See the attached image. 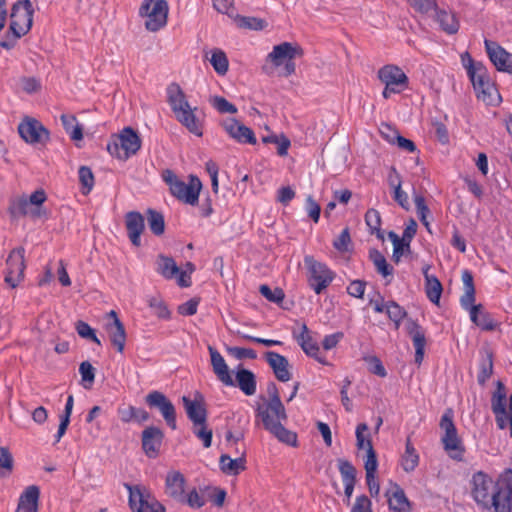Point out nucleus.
Instances as JSON below:
<instances>
[{
	"label": "nucleus",
	"instance_id": "62",
	"mask_svg": "<svg viewBox=\"0 0 512 512\" xmlns=\"http://www.w3.org/2000/svg\"><path fill=\"white\" fill-rule=\"evenodd\" d=\"M417 227V222L411 218L403 231L401 242H403L407 248H410L411 241L417 233Z\"/></svg>",
	"mask_w": 512,
	"mask_h": 512
},
{
	"label": "nucleus",
	"instance_id": "50",
	"mask_svg": "<svg viewBox=\"0 0 512 512\" xmlns=\"http://www.w3.org/2000/svg\"><path fill=\"white\" fill-rule=\"evenodd\" d=\"M386 314L391 321L399 328L401 321L406 317V311L398 303L389 301L386 303Z\"/></svg>",
	"mask_w": 512,
	"mask_h": 512
},
{
	"label": "nucleus",
	"instance_id": "54",
	"mask_svg": "<svg viewBox=\"0 0 512 512\" xmlns=\"http://www.w3.org/2000/svg\"><path fill=\"white\" fill-rule=\"evenodd\" d=\"M194 435L200 439L205 448H209L212 444L213 432L208 428L207 421L203 424L193 425Z\"/></svg>",
	"mask_w": 512,
	"mask_h": 512
},
{
	"label": "nucleus",
	"instance_id": "2",
	"mask_svg": "<svg viewBox=\"0 0 512 512\" xmlns=\"http://www.w3.org/2000/svg\"><path fill=\"white\" fill-rule=\"evenodd\" d=\"M167 101L176 119L185 126L190 133L196 136H202V125L195 115L197 108H191L185 93L177 83H171L167 87Z\"/></svg>",
	"mask_w": 512,
	"mask_h": 512
},
{
	"label": "nucleus",
	"instance_id": "14",
	"mask_svg": "<svg viewBox=\"0 0 512 512\" xmlns=\"http://www.w3.org/2000/svg\"><path fill=\"white\" fill-rule=\"evenodd\" d=\"M486 52L496 69L512 75V53L507 52L497 42L485 39Z\"/></svg>",
	"mask_w": 512,
	"mask_h": 512
},
{
	"label": "nucleus",
	"instance_id": "43",
	"mask_svg": "<svg viewBox=\"0 0 512 512\" xmlns=\"http://www.w3.org/2000/svg\"><path fill=\"white\" fill-rule=\"evenodd\" d=\"M425 291L427 298L434 304H439L443 287L438 278L434 275H426Z\"/></svg>",
	"mask_w": 512,
	"mask_h": 512
},
{
	"label": "nucleus",
	"instance_id": "40",
	"mask_svg": "<svg viewBox=\"0 0 512 512\" xmlns=\"http://www.w3.org/2000/svg\"><path fill=\"white\" fill-rule=\"evenodd\" d=\"M436 11V21L439 23L441 29L447 34H455L459 30V21L456 16L452 13H448L445 10H440L437 8Z\"/></svg>",
	"mask_w": 512,
	"mask_h": 512
},
{
	"label": "nucleus",
	"instance_id": "44",
	"mask_svg": "<svg viewBox=\"0 0 512 512\" xmlns=\"http://www.w3.org/2000/svg\"><path fill=\"white\" fill-rule=\"evenodd\" d=\"M73 405H74V397H73V395H69L67 397L64 411L60 415V424L58 427L57 434L55 435L56 442L60 441V439L63 437V435L65 434V432L68 428V425L70 423V417H71L72 410H73Z\"/></svg>",
	"mask_w": 512,
	"mask_h": 512
},
{
	"label": "nucleus",
	"instance_id": "51",
	"mask_svg": "<svg viewBox=\"0 0 512 512\" xmlns=\"http://www.w3.org/2000/svg\"><path fill=\"white\" fill-rule=\"evenodd\" d=\"M259 292L268 301L278 304V305H281V303L283 302V300L285 298L284 291L279 287L271 289L268 285L263 284L260 286Z\"/></svg>",
	"mask_w": 512,
	"mask_h": 512
},
{
	"label": "nucleus",
	"instance_id": "37",
	"mask_svg": "<svg viewBox=\"0 0 512 512\" xmlns=\"http://www.w3.org/2000/svg\"><path fill=\"white\" fill-rule=\"evenodd\" d=\"M156 271L166 279H173L180 272V268L172 257L160 254L156 259Z\"/></svg>",
	"mask_w": 512,
	"mask_h": 512
},
{
	"label": "nucleus",
	"instance_id": "15",
	"mask_svg": "<svg viewBox=\"0 0 512 512\" xmlns=\"http://www.w3.org/2000/svg\"><path fill=\"white\" fill-rule=\"evenodd\" d=\"M164 439L163 431L156 426H148L142 431V449L147 457L156 458Z\"/></svg>",
	"mask_w": 512,
	"mask_h": 512
},
{
	"label": "nucleus",
	"instance_id": "53",
	"mask_svg": "<svg viewBox=\"0 0 512 512\" xmlns=\"http://www.w3.org/2000/svg\"><path fill=\"white\" fill-rule=\"evenodd\" d=\"M75 329L81 338L91 340L97 345H101V341L97 337L95 330L88 323L78 320L75 323Z\"/></svg>",
	"mask_w": 512,
	"mask_h": 512
},
{
	"label": "nucleus",
	"instance_id": "47",
	"mask_svg": "<svg viewBox=\"0 0 512 512\" xmlns=\"http://www.w3.org/2000/svg\"><path fill=\"white\" fill-rule=\"evenodd\" d=\"M210 63L219 75H224L228 71L229 62L226 54L220 49H214L210 58Z\"/></svg>",
	"mask_w": 512,
	"mask_h": 512
},
{
	"label": "nucleus",
	"instance_id": "41",
	"mask_svg": "<svg viewBox=\"0 0 512 512\" xmlns=\"http://www.w3.org/2000/svg\"><path fill=\"white\" fill-rule=\"evenodd\" d=\"M369 259L374 264L377 272L383 277H387L393 274V267L388 264L384 255L376 248L369 250Z\"/></svg>",
	"mask_w": 512,
	"mask_h": 512
},
{
	"label": "nucleus",
	"instance_id": "60",
	"mask_svg": "<svg viewBox=\"0 0 512 512\" xmlns=\"http://www.w3.org/2000/svg\"><path fill=\"white\" fill-rule=\"evenodd\" d=\"M351 243L349 228L346 227L342 230L340 235L333 241V247L339 252L348 251V246Z\"/></svg>",
	"mask_w": 512,
	"mask_h": 512
},
{
	"label": "nucleus",
	"instance_id": "6",
	"mask_svg": "<svg viewBox=\"0 0 512 512\" xmlns=\"http://www.w3.org/2000/svg\"><path fill=\"white\" fill-rule=\"evenodd\" d=\"M308 270V284L316 294H321L335 278V274L325 263L319 262L311 255L304 257Z\"/></svg>",
	"mask_w": 512,
	"mask_h": 512
},
{
	"label": "nucleus",
	"instance_id": "1",
	"mask_svg": "<svg viewBox=\"0 0 512 512\" xmlns=\"http://www.w3.org/2000/svg\"><path fill=\"white\" fill-rule=\"evenodd\" d=\"M471 495L483 509L495 512L512 510V470L502 472L496 482L486 473L478 471L472 476Z\"/></svg>",
	"mask_w": 512,
	"mask_h": 512
},
{
	"label": "nucleus",
	"instance_id": "23",
	"mask_svg": "<svg viewBox=\"0 0 512 512\" xmlns=\"http://www.w3.org/2000/svg\"><path fill=\"white\" fill-rule=\"evenodd\" d=\"M378 78L385 85H393L405 90L408 87L409 79L401 68L396 65H385L378 71Z\"/></svg>",
	"mask_w": 512,
	"mask_h": 512
},
{
	"label": "nucleus",
	"instance_id": "52",
	"mask_svg": "<svg viewBox=\"0 0 512 512\" xmlns=\"http://www.w3.org/2000/svg\"><path fill=\"white\" fill-rule=\"evenodd\" d=\"M338 469L343 482H356V469L352 463L346 459H338Z\"/></svg>",
	"mask_w": 512,
	"mask_h": 512
},
{
	"label": "nucleus",
	"instance_id": "56",
	"mask_svg": "<svg viewBox=\"0 0 512 512\" xmlns=\"http://www.w3.org/2000/svg\"><path fill=\"white\" fill-rule=\"evenodd\" d=\"M79 181L83 186V194H88L94 186V175L88 166H81L78 171Z\"/></svg>",
	"mask_w": 512,
	"mask_h": 512
},
{
	"label": "nucleus",
	"instance_id": "19",
	"mask_svg": "<svg viewBox=\"0 0 512 512\" xmlns=\"http://www.w3.org/2000/svg\"><path fill=\"white\" fill-rule=\"evenodd\" d=\"M303 55V49L290 42H283L275 45L273 50L267 55V60L271 61L275 67L281 66L288 59H295Z\"/></svg>",
	"mask_w": 512,
	"mask_h": 512
},
{
	"label": "nucleus",
	"instance_id": "31",
	"mask_svg": "<svg viewBox=\"0 0 512 512\" xmlns=\"http://www.w3.org/2000/svg\"><path fill=\"white\" fill-rule=\"evenodd\" d=\"M441 440L444 449L449 453L452 459L458 461L462 460L464 448L461 444L460 438L458 437L457 429L453 430V432H445Z\"/></svg>",
	"mask_w": 512,
	"mask_h": 512
},
{
	"label": "nucleus",
	"instance_id": "13",
	"mask_svg": "<svg viewBox=\"0 0 512 512\" xmlns=\"http://www.w3.org/2000/svg\"><path fill=\"white\" fill-rule=\"evenodd\" d=\"M491 409L495 415L497 427L501 430L507 427V392L506 387L501 381H497L496 389L491 397Z\"/></svg>",
	"mask_w": 512,
	"mask_h": 512
},
{
	"label": "nucleus",
	"instance_id": "7",
	"mask_svg": "<svg viewBox=\"0 0 512 512\" xmlns=\"http://www.w3.org/2000/svg\"><path fill=\"white\" fill-rule=\"evenodd\" d=\"M34 9L30 0H19L13 4L10 14V31L16 37L28 33L33 24Z\"/></svg>",
	"mask_w": 512,
	"mask_h": 512
},
{
	"label": "nucleus",
	"instance_id": "16",
	"mask_svg": "<svg viewBox=\"0 0 512 512\" xmlns=\"http://www.w3.org/2000/svg\"><path fill=\"white\" fill-rule=\"evenodd\" d=\"M222 126L228 135L238 143L255 145L257 143L253 130L240 123L235 118H228L223 121Z\"/></svg>",
	"mask_w": 512,
	"mask_h": 512
},
{
	"label": "nucleus",
	"instance_id": "28",
	"mask_svg": "<svg viewBox=\"0 0 512 512\" xmlns=\"http://www.w3.org/2000/svg\"><path fill=\"white\" fill-rule=\"evenodd\" d=\"M39 496L38 486H28L19 497L16 512H38Z\"/></svg>",
	"mask_w": 512,
	"mask_h": 512
},
{
	"label": "nucleus",
	"instance_id": "29",
	"mask_svg": "<svg viewBox=\"0 0 512 512\" xmlns=\"http://www.w3.org/2000/svg\"><path fill=\"white\" fill-rule=\"evenodd\" d=\"M8 211L12 218H19L29 214L33 218H38L42 214L39 208H33L30 206L26 196L11 199Z\"/></svg>",
	"mask_w": 512,
	"mask_h": 512
},
{
	"label": "nucleus",
	"instance_id": "55",
	"mask_svg": "<svg viewBox=\"0 0 512 512\" xmlns=\"http://www.w3.org/2000/svg\"><path fill=\"white\" fill-rule=\"evenodd\" d=\"M149 307L153 310L154 314L160 319H169L170 311L164 301L159 297H150L148 300Z\"/></svg>",
	"mask_w": 512,
	"mask_h": 512
},
{
	"label": "nucleus",
	"instance_id": "48",
	"mask_svg": "<svg viewBox=\"0 0 512 512\" xmlns=\"http://www.w3.org/2000/svg\"><path fill=\"white\" fill-rule=\"evenodd\" d=\"M202 491H204V489ZM205 493L206 492H203L202 494H200L196 488H193L187 494L185 493L183 500H181L180 503L187 504L192 509H200L206 503V500L204 497Z\"/></svg>",
	"mask_w": 512,
	"mask_h": 512
},
{
	"label": "nucleus",
	"instance_id": "58",
	"mask_svg": "<svg viewBox=\"0 0 512 512\" xmlns=\"http://www.w3.org/2000/svg\"><path fill=\"white\" fill-rule=\"evenodd\" d=\"M408 4L417 12L426 14L431 10H437L435 0H406Z\"/></svg>",
	"mask_w": 512,
	"mask_h": 512
},
{
	"label": "nucleus",
	"instance_id": "64",
	"mask_svg": "<svg viewBox=\"0 0 512 512\" xmlns=\"http://www.w3.org/2000/svg\"><path fill=\"white\" fill-rule=\"evenodd\" d=\"M351 512H372V502L366 495L357 496Z\"/></svg>",
	"mask_w": 512,
	"mask_h": 512
},
{
	"label": "nucleus",
	"instance_id": "63",
	"mask_svg": "<svg viewBox=\"0 0 512 512\" xmlns=\"http://www.w3.org/2000/svg\"><path fill=\"white\" fill-rule=\"evenodd\" d=\"M379 131L381 136L391 144H395L400 136L398 130L388 123H382Z\"/></svg>",
	"mask_w": 512,
	"mask_h": 512
},
{
	"label": "nucleus",
	"instance_id": "25",
	"mask_svg": "<svg viewBox=\"0 0 512 512\" xmlns=\"http://www.w3.org/2000/svg\"><path fill=\"white\" fill-rule=\"evenodd\" d=\"M265 359L279 381L287 382L291 379L289 361L285 356L274 351H267L265 353Z\"/></svg>",
	"mask_w": 512,
	"mask_h": 512
},
{
	"label": "nucleus",
	"instance_id": "27",
	"mask_svg": "<svg viewBox=\"0 0 512 512\" xmlns=\"http://www.w3.org/2000/svg\"><path fill=\"white\" fill-rule=\"evenodd\" d=\"M388 500L389 509L393 512H412L411 503L406 497L404 490L394 484L392 490L385 493Z\"/></svg>",
	"mask_w": 512,
	"mask_h": 512
},
{
	"label": "nucleus",
	"instance_id": "11",
	"mask_svg": "<svg viewBox=\"0 0 512 512\" xmlns=\"http://www.w3.org/2000/svg\"><path fill=\"white\" fill-rule=\"evenodd\" d=\"M21 138L29 144H45L50 137L49 131L34 118H27L18 126Z\"/></svg>",
	"mask_w": 512,
	"mask_h": 512
},
{
	"label": "nucleus",
	"instance_id": "22",
	"mask_svg": "<svg viewBox=\"0 0 512 512\" xmlns=\"http://www.w3.org/2000/svg\"><path fill=\"white\" fill-rule=\"evenodd\" d=\"M186 478L177 470H171L165 478V494L179 502L183 500L185 495Z\"/></svg>",
	"mask_w": 512,
	"mask_h": 512
},
{
	"label": "nucleus",
	"instance_id": "49",
	"mask_svg": "<svg viewBox=\"0 0 512 512\" xmlns=\"http://www.w3.org/2000/svg\"><path fill=\"white\" fill-rule=\"evenodd\" d=\"M209 102L213 108H215L219 113L222 114H235L238 111L237 107L234 104L230 103L226 98L222 96H212L209 99Z\"/></svg>",
	"mask_w": 512,
	"mask_h": 512
},
{
	"label": "nucleus",
	"instance_id": "5",
	"mask_svg": "<svg viewBox=\"0 0 512 512\" xmlns=\"http://www.w3.org/2000/svg\"><path fill=\"white\" fill-rule=\"evenodd\" d=\"M168 3L166 0H145L139 9V15L145 17V27L156 32L167 24Z\"/></svg>",
	"mask_w": 512,
	"mask_h": 512
},
{
	"label": "nucleus",
	"instance_id": "20",
	"mask_svg": "<svg viewBox=\"0 0 512 512\" xmlns=\"http://www.w3.org/2000/svg\"><path fill=\"white\" fill-rule=\"evenodd\" d=\"M182 402L187 417L193 425L203 424L207 421V410L203 401V396L200 393H196L194 400L187 396H183Z\"/></svg>",
	"mask_w": 512,
	"mask_h": 512
},
{
	"label": "nucleus",
	"instance_id": "36",
	"mask_svg": "<svg viewBox=\"0 0 512 512\" xmlns=\"http://www.w3.org/2000/svg\"><path fill=\"white\" fill-rule=\"evenodd\" d=\"M493 374V352L490 349L481 351V361L479 364V373L477 375L478 384L483 386Z\"/></svg>",
	"mask_w": 512,
	"mask_h": 512
},
{
	"label": "nucleus",
	"instance_id": "4",
	"mask_svg": "<svg viewBox=\"0 0 512 512\" xmlns=\"http://www.w3.org/2000/svg\"><path fill=\"white\" fill-rule=\"evenodd\" d=\"M141 148V139L138 133L131 127H125L118 136L108 142L107 150L119 159H127Z\"/></svg>",
	"mask_w": 512,
	"mask_h": 512
},
{
	"label": "nucleus",
	"instance_id": "57",
	"mask_svg": "<svg viewBox=\"0 0 512 512\" xmlns=\"http://www.w3.org/2000/svg\"><path fill=\"white\" fill-rule=\"evenodd\" d=\"M393 172L395 173V177L397 179V183L394 189V200L405 210L409 209V201L408 195L401 189V178L399 173L396 171L394 167H392Z\"/></svg>",
	"mask_w": 512,
	"mask_h": 512
},
{
	"label": "nucleus",
	"instance_id": "26",
	"mask_svg": "<svg viewBox=\"0 0 512 512\" xmlns=\"http://www.w3.org/2000/svg\"><path fill=\"white\" fill-rule=\"evenodd\" d=\"M208 351L210 354L213 372L217 378L226 386H235V382L229 373L226 361L220 352L212 346H208Z\"/></svg>",
	"mask_w": 512,
	"mask_h": 512
},
{
	"label": "nucleus",
	"instance_id": "46",
	"mask_svg": "<svg viewBox=\"0 0 512 512\" xmlns=\"http://www.w3.org/2000/svg\"><path fill=\"white\" fill-rule=\"evenodd\" d=\"M235 22L239 28L260 31L267 26V22L264 19L257 17L248 16H237Z\"/></svg>",
	"mask_w": 512,
	"mask_h": 512
},
{
	"label": "nucleus",
	"instance_id": "12",
	"mask_svg": "<svg viewBox=\"0 0 512 512\" xmlns=\"http://www.w3.org/2000/svg\"><path fill=\"white\" fill-rule=\"evenodd\" d=\"M202 183L197 176L190 175L189 182L180 181L175 183L171 194L186 204L195 205L198 203Z\"/></svg>",
	"mask_w": 512,
	"mask_h": 512
},
{
	"label": "nucleus",
	"instance_id": "35",
	"mask_svg": "<svg viewBox=\"0 0 512 512\" xmlns=\"http://www.w3.org/2000/svg\"><path fill=\"white\" fill-rule=\"evenodd\" d=\"M245 464H246V459H245L244 455H242L238 458L232 459L229 455L222 454L220 456V460H219V465H220L221 471L227 475H233V476H236L240 472L244 471L246 469Z\"/></svg>",
	"mask_w": 512,
	"mask_h": 512
},
{
	"label": "nucleus",
	"instance_id": "33",
	"mask_svg": "<svg viewBox=\"0 0 512 512\" xmlns=\"http://www.w3.org/2000/svg\"><path fill=\"white\" fill-rule=\"evenodd\" d=\"M105 329L109 335L111 343L117 348V351L122 353L126 343V331L123 323L120 320L116 322H108Z\"/></svg>",
	"mask_w": 512,
	"mask_h": 512
},
{
	"label": "nucleus",
	"instance_id": "3",
	"mask_svg": "<svg viewBox=\"0 0 512 512\" xmlns=\"http://www.w3.org/2000/svg\"><path fill=\"white\" fill-rule=\"evenodd\" d=\"M469 61V64H465V57H463V66L467 70L477 98L488 105L494 104L500 99V94L490 81L486 67L481 62H475L473 58H469Z\"/></svg>",
	"mask_w": 512,
	"mask_h": 512
},
{
	"label": "nucleus",
	"instance_id": "21",
	"mask_svg": "<svg viewBox=\"0 0 512 512\" xmlns=\"http://www.w3.org/2000/svg\"><path fill=\"white\" fill-rule=\"evenodd\" d=\"M125 227L132 245L141 246V234L145 229V218L138 211H129L125 215Z\"/></svg>",
	"mask_w": 512,
	"mask_h": 512
},
{
	"label": "nucleus",
	"instance_id": "8",
	"mask_svg": "<svg viewBox=\"0 0 512 512\" xmlns=\"http://www.w3.org/2000/svg\"><path fill=\"white\" fill-rule=\"evenodd\" d=\"M144 400L150 409H156L160 412L166 424L172 430L177 428L175 406L164 393L153 390L145 396Z\"/></svg>",
	"mask_w": 512,
	"mask_h": 512
},
{
	"label": "nucleus",
	"instance_id": "10",
	"mask_svg": "<svg viewBox=\"0 0 512 512\" xmlns=\"http://www.w3.org/2000/svg\"><path fill=\"white\" fill-rule=\"evenodd\" d=\"M260 418L264 428L280 442L292 447L297 446V434L282 425V421H286L287 418H276L273 414H267L266 412Z\"/></svg>",
	"mask_w": 512,
	"mask_h": 512
},
{
	"label": "nucleus",
	"instance_id": "30",
	"mask_svg": "<svg viewBox=\"0 0 512 512\" xmlns=\"http://www.w3.org/2000/svg\"><path fill=\"white\" fill-rule=\"evenodd\" d=\"M235 380L236 385L245 395L252 396L256 393V376L251 370L238 365Z\"/></svg>",
	"mask_w": 512,
	"mask_h": 512
},
{
	"label": "nucleus",
	"instance_id": "42",
	"mask_svg": "<svg viewBox=\"0 0 512 512\" xmlns=\"http://www.w3.org/2000/svg\"><path fill=\"white\" fill-rule=\"evenodd\" d=\"M149 229L156 236H161L165 232V220L161 212L149 208L146 211Z\"/></svg>",
	"mask_w": 512,
	"mask_h": 512
},
{
	"label": "nucleus",
	"instance_id": "59",
	"mask_svg": "<svg viewBox=\"0 0 512 512\" xmlns=\"http://www.w3.org/2000/svg\"><path fill=\"white\" fill-rule=\"evenodd\" d=\"M204 492H206V495L209 498V500L212 501L216 506H223L226 498V491L224 489L218 487H205Z\"/></svg>",
	"mask_w": 512,
	"mask_h": 512
},
{
	"label": "nucleus",
	"instance_id": "9",
	"mask_svg": "<svg viewBox=\"0 0 512 512\" xmlns=\"http://www.w3.org/2000/svg\"><path fill=\"white\" fill-rule=\"evenodd\" d=\"M369 427L366 423H360L356 427V446L358 449L367 450V458L365 461L366 475L372 478V474H375L378 467L377 455L373 449L372 441L370 437H365V433H368Z\"/></svg>",
	"mask_w": 512,
	"mask_h": 512
},
{
	"label": "nucleus",
	"instance_id": "17",
	"mask_svg": "<svg viewBox=\"0 0 512 512\" xmlns=\"http://www.w3.org/2000/svg\"><path fill=\"white\" fill-rule=\"evenodd\" d=\"M267 392L269 401L265 405H259L257 408V416L262 417L267 414H273L276 418H287L285 407L281 401L278 388L274 382L268 384Z\"/></svg>",
	"mask_w": 512,
	"mask_h": 512
},
{
	"label": "nucleus",
	"instance_id": "24",
	"mask_svg": "<svg viewBox=\"0 0 512 512\" xmlns=\"http://www.w3.org/2000/svg\"><path fill=\"white\" fill-rule=\"evenodd\" d=\"M464 310L469 311L471 321L484 331H494L498 323L494 320L492 315L485 311L482 304H470L468 307H462Z\"/></svg>",
	"mask_w": 512,
	"mask_h": 512
},
{
	"label": "nucleus",
	"instance_id": "32",
	"mask_svg": "<svg viewBox=\"0 0 512 512\" xmlns=\"http://www.w3.org/2000/svg\"><path fill=\"white\" fill-rule=\"evenodd\" d=\"M24 255L25 249L23 247H17L11 250L6 260L7 272L24 278V270L26 268Z\"/></svg>",
	"mask_w": 512,
	"mask_h": 512
},
{
	"label": "nucleus",
	"instance_id": "39",
	"mask_svg": "<svg viewBox=\"0 0 512 512\" xmlns=\"http://www.w3.org/2000/svg\"><path fill=\"white\" fill-rule=\"evenodd\" d=\"M464 293L460 297L461 307H468L475 302V286L473 275L469 270H464L461 275Z\"/></svg>",
	"mask_w": 512,
	"mask_h": 512
},
{
	"label": "nucleus",
	"instance_id": "34",
	"mask_svg": "<svg viewBox=\"0 0 512 512\" xmlns=\"http://www.w3.org/2000/svg\"><path fill=\"white\" fill-rule=\"evenodd\" d=\"M419 460V454L412 444L411 437L408 436L405 442V451L401 456V467L406 473H411L419 465Z\"/></svg>",
	"mask_w": 512,
	"mask_h": 512
},
{
	"label": "nucleus",
	"instance_id": "38",
	"mask_svg": "<svg viewBox=\"0 0 512 512\" xmlns=\"http://www.w3.org/2000/svg\"><path fill=\"white\" fill-rule=\"evenodd\" d=\"M293 336L306 355H315L319 350L318 343L309 334V329L305 323L301 326V332L299 334L293 332Z\"/></svg>",
	"mask_w": 512,
	"mask_h": 512
},
{
	"label": "nucleus",
	"instance_id": "61",
	"mask_svg": "<svg viewBox=\"0 0 512 512\" xmlns=\"http://www.w3.org/2000/svg\"><path fill=\"white\" fill-rule=\"evenodd\" d=\"M365 361L368 364V369L371 373L379 377H385L387 375L386 369L378 357L369 356L365 358Z\"/></svg>",
	"mask_w": 512,
	"mask_h": 512
},
{
	"label": "nucleus",
	"instance_id": "18",
	"mask_svg": "<svg viewBox=\"0 0 512 512\" xmlns=\"http://www.w3.org/2000/svg\"><path fill=\"white\" fill-rule=\"evenodd\" d=\"M405 329L410 336L413 346L415 348V363L421 365L424 359L426 347L425 330L415 320L409 318L405 323Z\"/></svg>",
	"mask_w": 512,
	"mask_h": 512
},
{
	"label": "nucleus",
	"instance_id": "45",
	"mask_svg": "<svg viewBox=\"0 0 512 512\" xmlns=\"http://www.w3.org/2000/svg\"><path fill=\"white\" fill-rule=\"evenodd\" d=\"M124 487L129 492V507L133 512H137L138 506H143L147 502V500L144 498V495L141 491L140 486L138 485H131L128 483H124Z\"/></svg>",
	"mask_w": 512,
	"mask_h": 512
}]
</instances>
